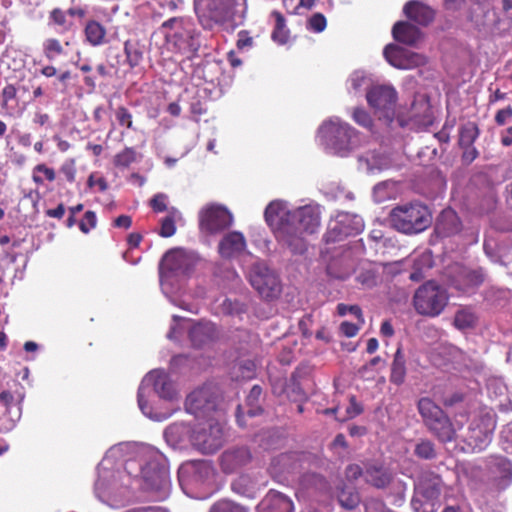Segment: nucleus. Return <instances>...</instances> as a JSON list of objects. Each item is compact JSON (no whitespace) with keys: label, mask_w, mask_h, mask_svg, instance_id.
Here are the masks:
<instances>
[{"label":"nucleus","mask_w":512,"mask_h":512,"mask_svg":"<svg viewBox=\"0 0 512 512\" xmlns=\"http://www.w3.org/2000/svg\"><path fill=\"white\" fill-rule=\"evenodd\" d=\"M84 32L86 40L92 46H100L106 42V29L97 21H89Z\"/></svg>","instance_id":"34"},{"label":"nucleus","mask_w":512,"mask_h":512,"mask_svg":"<svg viewBox=\"0 0 512 512\" xmlns=\"http://www.w3.org/2000/svg\"><path fill=\"white\" fill-rule=\"evenodd\" d=\"M415 454L423 459H431L435 457V448L431 441L421 440L415 447Z\"/></svg>","instance_id":"51"},{"label":"nucleus","mask_w":512,"mask_h":512,"mask_svg":"<svg viewBox=\"0 0 512 512\" xmlns=\"http://www.w3.org/2000/svg\"><path fill=\"white\" fill-rule=\"evenodd\" d=\"M144 482V489L156 493L159 500L168 497L171 483L168 462L158 449L121 443L111 447L98 466L95 495L111 508L125 506L134 483Z\"/></svg>","instance_id":"1"},{"label":"nucleus","mask_w":512,"mask_h":512,"mask_svg":"<svg viewBox=\"0 0 512 512\" xmlns=\"http://www.w3.org/2000/svg\"><path fill=\"white\" fill-rule=\"evenodd\" d=\"M442 490L441 479L431 473H423L415 483V496L412 505L418 509L417 504L434 507L433 501L438 499Z\"/></svg>","instance_id":"19"},{"label":"nucleus","mask_w":512,"mask_h":512,"mask_svg":"<svg viewBox=\"0 0 512 512\" xmlns=\"http://www.w3.org/2000/svg\"><path fill=\"white\" fill-rule=\"evenodd\" d=\"M251 460V453L246 447L226 450L220 459V465L225 473H233Z\"/></svg>","instance_id":"21"},{"label":"nucleus","mask_w":512,"mask_h":512,"mask_svg":"<svg viewBox=\"0 0 512 512\" xmlns=\"http://www.w3.org/2000/svg\"><path fill=\"white\" fill-rule=\"evenodd\" d=\"M394 184L392 182H381L374 187V197L377 202H383L385 199L390 197L387 192L388 189H392Z\"/></svg>","instance_id":"56"},{"label":"nucleus","mask_w":512,"mask_h":512,"mask_svg":"<svg viewBox=\"0 0 512 512\" xmlns=\"http://www.w3.org/2000/svg\"><path fill=\"white\" fill-rule=\"evenodd\" d=\"M301 0H283V5L286 11L290 14L303 15L304 10Z\"/></svg>","instance_id":"63"},{"label":"nucleus","mask_w":512,"mask_h":512,"mask_svg":"<svg viewBox=\"0 0 512 512\" xmlns=\"http://www.w3.org/2000/svg\"><path fill=\"white\" fill-rule=\"evenodd\" d=\"M383 55L386 61L397 69L409 70L424 66L428 59L425 55L389 44L384 48Z\"/></svg>","instance_id":"18"},{"label":"nucleus","mask_w":512,"mask_h":512,"mask_svg":"<svg viewBox=\"0 0 512 512\" xmlns=\"http://www.w3.org/2000/svg\"><path fill=\"white\" fill-rule=\"evenodd\" d=\"M359 167L367 173H375L389 167L388 159L375 152H368L359 157Z\"/></svg>","instance_id":"30"},{"label":"nucleus","mask_w":512,"mask_h":512,"mask_svg":"<svg viewBox=\"0 0 512 512\" xmlns=\"http://www.w3.org/2000/svg\"><path fill=\"white\" fill-rule=\"evenodd\" d=\"M233 216L229 210L219 204H209L199 212L200 230L206 234H216L230 227Z\"/></svg>","instance_id":"14"},{"label":"nucleus","mask_w":512,"mask_h":512,"mask_svg":"<svg viewBox=\"0 0 512 512\" xmlns=\"http://www.w3.org/2000/svg\"><path fill=\"white\" fill-rule=\"evenodd\" d=\"M392 34L396 41L409 46L417 45L423 37L422 32L416 26L404 21L394 24Z\"/></svg>","instance_id":"29"},{"label":"nucleus","mask_w":512,"mask_h":512,"mask_svg":"<svg viewBox=\"0 0 512 512\" xmlns=\"http://www.w3.org/2000/svg\"><path fill=\"white\" fill-rule=\"evenodd\" d=\"M327 25L326 18L321 13H316L312 15L308 22H307V28L310 31L320 33L325 30Z\"/></svg>","instance_id":"53"},{"label":"nucleus","mask_w":512,"mask_h":512,"mask_svg":"<svg viewBox=\"0 0 512 512\" xmlns=\"http://www.w3.org/2000/svg\"><path fill=\"white\" fill-rule=\"evenodd\" d=\"M216 401V388L210 384L205 385L187 396L186 410L196 417H208L216 409Z\"/></svg>","instance_id":"16"},{"label":"nucleus","mask_w":512,"mask_h":512,"mask_svg":"<svg viewBox=\"0 0 512 512\" xmlns=\"http://www.w3.org/2000/svg\"><path fill=\"white\" fill-rule=\"evenodd\" d=\"M461 230V222L452 209H445L438 216L435 224V232L440 237H449Z\"/></svg>","instance_id":"24"},{"label":"nucleus","mask_w":512,"mask_h":512,"mask_svg":"<svg viewBox=\"0 0 512 512\" xmlns=\"http://www.w3.org/2000/svg\"><path fill=\"white\" fill-rule=\"evenodd\" d=\"M195 263L194 255L173 249L163 256L159 266L162 292L172 304L192 313L198 312V302L205 298L206 291L199 287L193 294L186 293L182 291L180 282L192 271Z\"/></svg>","instance_id":"3"},{"label":"nucleus","mask_w":512,"mask_h":512,"mask_svg":"<svg viewBox=\"0 0 512 512\" xmlns=\"http://www.w3.org/2000/svg\"><path fill=\"white\" fill-rule=\"evenodd\" d=\"M136 160V151L133 148H125L121 152L115 155L114 164L117 167H128L131 163Z\"/></svg>","instance_id":"46"},{"label":"nucleus","mask_w":512,"mask_h":512,"mask_svg":"<svg viewBox=\"0 0 512 512\" xmlns=\"http://www.w3.org/2000/svg\"><path fill=\"white\" fill-rule=\"evenodd\" d=\"M368 104L379 113L380 117L391 120L397 100L396 90L389 85L371 87L366 93Z\"/></svg>","instance_id":"17"},{"label":"nucleus","mask_w":512,"mask_h":512,"mask_svg":"<svg viewBox=\"0 0 512 512\" xmlns=\"http://www.w3.org/2000/svg\"><path fill=\"white\" fill-rule=\"evenodd\" d=\"M293 455L282 454L275 457L269 467L271 475L279 480L285 473H291L296 469V463L292 462Z\"/></svg>","instance_id":"31"},{"label":"nucleus","mask_w":512,"mask_h":512,"mask_svg":"<svg viewBox=\"0 0 512 512\" xmlns=\"http://www.w3.org/2000/svg\"><path fill=\"white\" fill-rule=\"evenodd\" d=\"M371 78L363 71H354L348 79L349 93L358 94L363 90H369L371 87Z\"/></svg>","instance_id":"36"},{"label":"nucleus","mask_w":512,"mask_h":512,"mask_svg":"<svg viewBox=\"0 0 512 512\" xmlns=\"http://www.w3.org/2000/svg\"><path fill=\"white\" fill-rule=\"evenodd\" d=\"M362 412V407L357 403L354 396L350 398V404L346 408L345 414L341 416H337L339 421H346L348 419H352L359 415Z\"/></svg>","instance_id":"55"},{"label":"nucleus","mask_w":512,"mask_h":512,"mask_svg":"<svg viewBox=\"0 0 512 512\" xmlns=\"http://www.w3.org/2000/svg\"><path fill=\"white\" fill-rule=\"evenodd\" d=\"M406 376L405 358L402 354L401 348H398L391 366L390 381L396 385L404 382Z\"/></svg>","instance_id":"37"},{"label":"nucleus","mask_w":512,"mask_h":512,"mask_svg":"<svg viewBox=\"0 0 512 512\" xmlns=\"http://www.w3.org/2000/svg\"><path fill=\"white\" fill-rule=\"evenodd\" d=\"M499 445L503 451L512 454V421L501 429Z\"/></svg>","instance_id":"47"},{"label":"nucleus","mask_w":512,"mask_h":512,"mask_svg":"<svg viewBox=\"0 0 512 512\" xmlns=\"http://www.w3.org/2000/svg\"><path fill=\"white\" fill-rule=\"evenodd\" d=\"M418 410L427 426L444 415L441 408L429 398H421L419 400Z\"/></svg>","instance_id":"33"},{"label":"nucleus","mask_w":512,"mask_h":512,"mask_svg":"<svg viewBox=\"0 0 512 512\" xmlns=\"http://www.w3.org/2000/svg\"><path fill=\"white\" fill-rule=\"evenodd\" d=\"M97 223V217L96 214L92 211H87L84 215V218L79 224L80 230L87 234L89 233L93 228L96 227Z\"/></svg>","instance_id":"57"},{"label":"nucleus","mask_w":512,"mask_h":512,"mask_svg":"<svg viewBox=\"0 0 512 512\" xmlns=\"http://www.w3.org/2000/svg\"><path fill=\"white\" fill-rule=\"evenodd\" d=\"M42 49L44 56L49 61H54L65 53L63 45L56 38H47L44 40Z\"/></svg>","instance_id":"41"},{"label":"nucleus","mask_w":512,"mask_h":512,"mask_svg":"<svg viewBox=\"0 0 512 512\" xmlns=\"http://www.w3.org/2000/svg\"><path fill=\"white\" fill-rule=\"evenodd\" d=\"M190 428L184 423H173L164 431L166 442L171 446H176L190 437Z\"/></svg>","instance_id":"32"},{"label":"nucleus","mask_w":512,"mask_h":512,"mask_svg":"<svg viewBox=\"0 0 512 512\" xmlns=\"http://www.w3.org/2000/svg\"><path fill=\"white\" fill-rule=\"evenodd\" d=\"M264 218L281 248L292 255H304L306 237L316 234L321 226V207L309 203L291 208L287 201L276 199L267 205Z\"/></svg>","instance_id":"2"},{"label":"nucleus","mask_w":512,"mask_h":512,"mask_svg":"<svg viewBox=\"0 0 512 512\" xmlns=\"http://www.w3.org/2000/svg\"><path fill=\"white\" fill-rule=\"evenodd\" d=\"M246 249V239L241 232L227 233L219 242L218 250L222 257L233 258L240 256Z\"/></svg>","instance_id":"23"},{"label":"nucleus","mask_w":512,"mask_h":512,"mask_svg":"<svg viewBox=\"0 0 512 512\" xmlns=\"http://www.w3.org/2000/svg\"><path fill=\"white\" fill-rule=\"evenodd\" d=\"M191 438L203 453H214L222 445L223 430L219 423L209 418L204 427L194 429Z\"/></svg>","instance_id":"20"},{"label":"nucleus","mask_w":512,"mask_h":512,"mask_svg":"<svg viewBox=\"0 0 512 512\" xmlns=\"http://www.w3.org/2000/svg\"><path fill=\"white\" fill-rule=\"evenodd\" d=\"M249 281L261 297L273 299L280 293L277 275L264 263L256 262L249 271Z\"/></svg>","instance_id":"15"},{"label":"nucleus","mask_w":512,"mask_h":512,"mask_svg":"<svg viewBox=\"0 0 512 512\" xmlns=\"http://www.w3.org/2000/svg\"><path fill=\"white\" fill-rule=\"evenodd\" d=\"M337 312L340 316H345L348 313L354 315L358 319H361V322L364 320L362 319V311L359 306L357 305H346V304H338L337 306Z\"/></svg>","instance_id":"60"},{"label":"nucleus","mask_w":512,"mask_h":512,"mask_svg":"<svg viewBox=\"0 0 512 512\" xmlns=\"http://www.w3.org/2000/svg\"><path fill=\"white\" fill-rule=\"evenodd\" d=\"M461 423H453L444 414L438 420L431 422L429 430L438 438L439 441L446 443L456 439L457 431L461 428Z\"/></svg>","instance_id":"26"},{"label":"nucleus","mask_w":512,"mask_h":512,"mask_svg":"<svg viewBox=\"0 0 512 512\" xmlns=\"http://www.w3.org/2000/svg\"><path fill=\"white\" fill-rule=\"evenodd\" d=\"M256 365L252 360H240L232 368V378L235 380H248L255 376Z\"/></svg>","instance_id":"39"},{"label":"nucleus","mask_w":512,"mask_h":512,"mask_svg":"<svg viewBox=\"0 0 512 512\" xmlns=\"http://www.w3.org/2000/svg\"><path fill=\"white\" fill-rule=\"evenodd\" d=\"M302 486L304 488H315V489H323L326 486L325 480L317 475V474H307L303 477Z\"/></svg>","instance_id":"54"},{"label":"nucleus","mask_w":512,"mask_h":512,"mask_svg":"<svg viewBox=\"0 0 512 512\" xmlns=\"http://www.w3.org/2000/svg\"><path fill=\"white\" fill-rule=\"evenodd\" d=\"M272 17L275 21L272 38L279 44H285L289 37V30L286 28L285 19L282 14L277 11L272 12Z\"/></svg>","instance_id":"40"},{"label":"nucleus","mask_w":512,"mask_h":512,"mask_svg":"<svg viewBox=\"0 0 512 512\" xmlns=\"http://www.w3.org/2000/svg\"><path fill=\"white\" fill-rule=\"evenodd\" d=\"M477 135V128L474 124L465 125L460 131L459 142L462 146L469 147L475 141Z\"/></svg>","instance_id":"48"},{"label":"nucleus","mask_w":512,"mask_h":512,"mask_svg":"<svg viewBox=\"0 0 512 512\" xmlns=\"http://www.w3.org/2000/svg\"><path fill=\"white\" fill-rule=\"evenodd\" d=\"M489 468L499 488L504 489L511 483L512 463L508 459L502 456L492 457Z\"/></svg>","instance_id":"25"},{"label":"nucleus","mask_w":512,"mask_h":512,"mask_svg":"<svg viewBox=\"0 0 512 512\" xmlns=\"http://www.w3.org/2000/svg\"><path fill=\"white\" fill-rule=\"evenodd\" d=\"M168 196L164 193H158L151 199V207L155 212H163L167 210Z\"/></svg>","instance_id":"61"},{"label":"nucleus","mask_w":512,"mask_h":512,"mask_svg":"<svg viewBox=\"0 0 512 512\" xmlns=\"http://www.w3.org/2000/svg\"><path fill=\"white\" fill-rule=\"evenodd\" d=\"M476 322V316L470 310H460L456 313L454 324L459 329H467L472 327Z\"/></svg>","instance_id":"44"},{"label":"nucleus","mask_w":512,"mask_h":512,"mask_svg":"<svg viewBox=\"0 0 512 512\" xmlns=\"http://www.w3.org/2000/svg\"><path fill=\"white\" fill-rule=\"evenodd\" d=\"M403 12L407 18L423 26L431 23L435 16L431 7L419 1L408 2L403 8Z\"/></svg>","instance_id":"28"},{"label":"nucleus","mask_w":512,"mask_h":512,"mask_svg":"<svg viewBox=\"0 0 512 512\" xmlns=\"http://www.w3.org/2000/svg\"><path fill=\"white\" fill-rule=\"evenodd\" d=\"M179 393L169 375L160 369L150 371L138 389V406L141 412L154 421L168 419L179 407L175 402Z\"/></svg>","instance_id":"4"},{"label":"nucleus","mask_w":512,"mask_h":512,"mask_svg":"<svg viewBox=\"0 0 512 512\" xmlns=\"http://www.w3.org/2000/svg\"><path fill=\"white\" fill-rule=\"evenodd\" d=\"M512 118V107L508 106L504 109H501L497 112L495 116V121L498 125H504Z\"/></svg>","instance_id":"64"},{"label":"nucleus","mask_w":512,"mask_h":512,"mask_svg":"<svg viewBox=\"0 0 512 512\" xmlns=\"http://www.w3.org/2000/svg\"><path fill=\"white\" fill-rule=\"evenodd\" d=\"M466 288L463 290L469 292L471 288L477 287L483 282V276L479 271H469L465 274Z\"/></svg>","instance_id":"59"},{"label":"nucleus","mask_w":512,"mask_h":512,"mask_svg":"<svg viewBox=\"0 0 512 512\" xmlns=\"http://www.w3.org/2000/svg\"><path fill=\"white\" fill-rule=\"evenodd\" d=\"M391 226L405 234H417L426 230L432 223V215L427 206L419 202L400 204L389 214Z\"/></svg>","instance_id":"7"},{"label":"nucleus","mask_w":512,"mask_h":512,"mask_svg":"<svg viewBox=\"0 0 512 512\" xmlns=\"http://www.w3.org/2000/svg\"><path fill=\"white\" fill-rule=\"evenodd\" d=\"M339 502L342 507L346 509H354L360 502L358 493L342 491L338 496Z\"/></svg>","instance_id":"52"},{"label":"nucleus","mask_w":512,"mask_h":512,"mask_svg":"<svg viewBox=\"0 0 512 512\" xmlns=\"http://www.w3.org/2000/svg\"><path fill=\"white\" fill-rule=\"evenodd\" d=\"M351 117L355 121V123L362 126L363 128H366L368 130L372 129V118L369 115V113L365 111L363 108H355L351 114Z\"/></svg>","instance_id":"49"},{"label":"nucleus","mask_w":512,"mask_h":512,"mask_svg":"<svg viewBox=\"0 0 512 512\" xmlns=\"http://www.w3.org/2000/svg\"><path fill=\"white\" fill-rule=\"evenodd\" d=\"M55 178L56 173L54 169L46 166L45 164H38L33 168L32 179L38 185L43 184L45 180L52 182Z\"/></svg>","instance_id":"42"},{"label":"nucleus","mask_w":512,"mask_h":512,"mask_svg":"<svg viewBox=\"0 0 512 512\" xmlns=\"http://www.w3.org/2000/svg\"><path fill=\"white\" fill-rule=\"evenodd\" d=\"M51 23L60 27L61 31H67L73 26V21L68 18L65 11L54 9L50 13Z\"/></svg>","instance_id":"45"},{"label":"nucleus","mask_w":512,"mask_h":512,"mask_svg":"<svg viewBox=\"0 0 512 512\" xmlns=\"http://www.w3.org/2000/svg\"><path fill=\"white\" fill-rule=\"evenodd\" d=\"M115 116L121 126H126L128 129L132 128V114L128 111L127 108L123 106L118 107L115 111Z\"/></svg>","instance_id":"58"},{"label":"nucleus","mask_w":512,"mask_h":512,"mask_svg":"<svg viewBox=\"0 0 512 512\" xmlns=\"http://www.w3.org/2000/svg\"><path fill=\"white\" fill-rule=\"evenodd\" d=\"M245 0H194V10L204 29L213 30L242 14Z\"/></svg>","instance_id":"6"},{"label":"nucleus","mask_w":512,"mask_h":512,"mask_svg":"<svg viewBox=\"0 0 512 512\" xmlns=\"http://www.w3.org/2000/svg\"><path fill=\"white\" fill-rule=\"evenodd\" d=\"M262 394V388L258 385H255L250 390V393L247 396L246 403L249 407L247 410V415L250 417H254L258 415L262 410L259 406H257V403L261 397Z\"/></svg>","instance_id":"43"},{"label":"nucleus","mask_w":512,"mask_h":512,"mask_svg":"<svg viewBox=\"0 0 512 512\" xmlns=\"http://www.w3.org/2000/svg\"><path fill=\"white\" fill-rule=\"evenodd\" d=\"M495 427V413L482 410L471 419L464 440L473 451H482L491 443Z\"/></svg>","instance_id":"9"},{"label":"nucleus","mask_w":512,"mask_h":512,"mask_svg":"<svg viewBox=\"0 0 512 512\" xmlns=\"http://www.w3.org/2000/svg\"><path fill=\"white\" fill-rule=\"evenodd\" d=\"M60 171L67 181L73 182L76 175L75 161L73 159L66 160L62 164Z\"/></svg>","instance_id":"62"},{"label":"nucleus","mask_w":512,"mask_h":512,"mask_svg":"<svg viewBox=\"0 0 512 512\" xmlns=\"http://www.w3.org/2000/svg\"><path fill=\"white\" fill-rule=\"evenodd\" d=\"M145 47L139 41L127 40L124 44V51L126 54L127 62L131 67L138 66L144 56Z\"/></svg>","instance_id":"35"},{"label":"nucleus","mask_w":512,"mask_h":512,"mask_svg":"<svg viewBox=\"0 0 512 512\" xmlns=\"http://www.w3.org/2000/svg\"><path fill=\"white\" fill-rule=\"evenodd\" d=\"M182 219V214L176 208H170L168 215L161 220L159 234L162 237H171L176 232V222Z\"/></svg>","instance_id":"38"},{"label":"nucleus","mask_w":512,"mask_h":512,"mask_svg":"<svg viewBox=\"0 0 512 512\" xmlns=\"http://www.w3.org/2000/svg\"><path fill=\"white\" fill-rule=\"evenodd\" d=\"M160 31L181 53H194L200 47L199 33L190 18H171L162 24Z\"/></svg>","instance_id":"8"},{"label":"nucleus","mask_w":512,"mask_h":512,"mask_svg":"<svg viewBox=\"0 0 512 512\" xmlns=\"http://www.w3.org/2000/svg\"><path fill=\"white\" fill-rule=\"evenodd\" d=\"M391 472L383 465L378 463H369L364 468V480L366 483L382 489L392 482Z\"/></svg>","instance_id":"27"},{"label":"nucleus","mask_w":512,"mask_h":512,"mask_svg":"<svg viewBox=\"0 0 512 512\" xmlns=\"http://www.w3.org/2000/svg\"><path fill=\"white\" fill-rule=\"evenodd\" d=\"M363 228L364 222L359 215L337 212L329 220L324 238L327 243L341 241L348 236L359 234Z\"/></svg>","instance_id":"12"},{"label":"nucleus","mask_w":512,"mask_h":512,"mask_svg":"<svg viewBox=\"0 0 512 512\" xmlns=\"http://www.w3.org/2000/svg\"><path fill=\"white\" fill-rule=\"evenodd\" d=\"M188 328L189 338L195 347H202L216 340L220 333L214 323L206 320L191 324V321L178 316H173V324L167 337L177 339L178 334Z\"/></svg>","instance_id":"10"},{"label":"nucleus","mask_w":512,"mask_h":512,"mask_svg":"<svg viewBox=\"0 0 512 512\" xmlns=\"http://www.w3.org/2000/svg\"><path fill=\"white\" fill-rule=\"evenodd\" d=\"M258 512H294V505L283 493L270 490L259 503Z\"/></svg>","instance_id":"22"},{"label":"nucleus","mask_w":512,"mask_h":512,"mask_svg":"<svg viewBox=\"0 0 512 512\" xmlns=\"http://www.w3.org/2000/svg\"><path fill=\"white\" fill-rule=\"evenodd\" d=\"M210 512H247V510L232 501L222 500L214 504Z\"/></svg>","instance_id":"50"},{"label":"nucleus","mask_w":512,"mask_h":512,"mask_svg":"<svg viewBox=\"0 0 512 512\" xmlns=\"http://www.w3.org/2000/svg\"><path fill=\"white\" fill-rule=\"evenodd\" d=\"M214 477V469L208 461H190L178 470L179 483L184 491L190 487L209 485Z\"/></svg>","instance_id":"13"},{"label":"nucleus","mask_w":512,"mask_h":512,"mask_svg":"<svg viewBox=\"0 0 512 512\" xmlns=\"http://www.w3.org/2000/svg\"><path fill=\"white\" fill-rule=\"evenodd\" d=\"M413 302L419 314L435 317L447 305L448 294L443 287L429 281L416 290Z\"/></svg>","instance_id":"11"},{"label":"nucleus","mask_w":512,"mask_h":512,"mask_svg":"<svg viewBox=\"0 0 512 512\" xmlns=\"http://www.w3.org/2000/svg\"><path fill=\"white\" fill-rule=\"evenodd\" d=\"M317 140L328 153L341 157L348 156L360 143L358 131L337 116L322 122Z\"/></svg>","instance_id":"5"}]
</instances>
